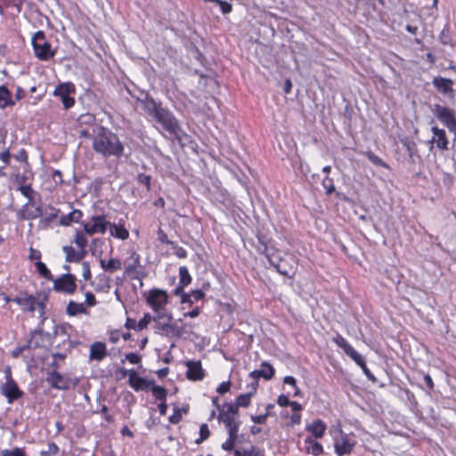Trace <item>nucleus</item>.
I'll list each match as a JSON object with an SVG mask.
<instances>
[{"label":"nucleus","instance_id":"51","mask_svg":"<svg viewBox=\"0 0 456 456\" xmlns=\"http://www.w3.org/2000/svg\"><path fill=\"white\" fill-rule=\"evenodd\" d=\"M61 102H62V104L65 109H69L75 103L74 98H72L69 95H65V96L61 97Z\"/></svg>","mask_w":456,"mask_h":456},{"label":"nucleus","instance_id":"35","mask_svg":"<svg viewBox=\"0 0 456 456\" xmlns=\"http://www.w3.org/2000/svg\"><path fill=\"white\" fill-rule=\"evenodd\" d=\"M179 276H180V284L183 286H187L191 281V277L189 273L188 269L185 266H181L179 268Z\"/></svg>","mask_w":456,"mask_h":456},{"label":"nucleus","instance_id":"16","mask_svg":"<svg viewBox=\"0 0 456 456\" xmlns=\"http://www.w3.org/2000/svg\"><path fill=\"white\" fill-rule=\"evenodd\" d=\"M186 376L190 380H202L205 373L200 361H189L186 362Z\"/></svg>","mask_w":456,"mask_h":456},{"label":"nucleus","instance_id":"49","mask_svg":"<svg viewBox=\"0 0 456 456\" xmlns=\"http://www.w3.org/2000/svg\"><path fill=\"white\" fill-rule=\"evenodd\" d=\"M94 121V117L89 113L81 115L78 118V122L81 124H92Z\"/></svg>","mask_w":456,"mask_h":456},{"label":"nucleus","instance_id":"10","mask_svg":"<svg viewBox=\"0 0 456 456\" xmlns=\"http://www.w3.org/2000/svg\"><path fill=\"white\" fill-rule=\"evenodd\" d=\"M354 445L355 442L342 430L334 437V450L338 456L350 454Z\"/></svg>","mask_w":456,"mask_h":456},{"label":"nucleus","instance_id":"38","mask_svg":"<svg viewBox=\"0 0 456 456\" xmlns=\"http://www.w3.org/2000/svg\"><path fill=\"white\" fill-rule=\"evenodd\" d=\"M93 222L95 224V228L98 232H104L106 231L107 223L102 216L93 217Z\"/></svg>","mask_w":456,"mask_h":456},{"label":"nucleus","instance_id":"55","mask_svg":"<svg viewBox=\"0 0 456 456\" xmlns=\"http://www.w3.org/2000/svg\"><path fill=\"white\" fill-rule=\"evenodd\" d=\"M101 265L104 269L112 270L114 269V258H109L107 261L101 259Z\"/></svg>","mask_w":456,"mask_h":456},{"label":"nucleus","instance_id":"28","mask_svg":"<svg viewBox=\"0 0 456 456\" xmlns=\"http://www.w3.org/2000/svg\"><path fill=\"white\" fill-rule=\"evenodd\" d=\"M238 432L236 430L228 431L229 437L228 439L222 444V448L224 451H232L235 445V442L238 437Z\"/></svg>","mask_w":456,"mask_h":456},{"label":"nucleus","instance_id":"39","mask_svg":"<svg viewBox=\"0 0 456 456\" xmlns=\"http://www.w3.org/2000/svg\"><path fill=\"white\" fill-rule=\"evenodd\" d=\"M59 447L55 443H49L47 450L41 451L40 456H54L58 453Z\"/></svg>","mask_w":456,"mask_h":456},{"label":"nucleus","instance_id":"17","mask_svg":"<svg viewBox=\"0 0 456 456\" xmlns=\"http://www.w3.org/2000/svg\"><path fill=\"white\" fill-rule=\"evenodd\" d=\"M139 255L136 252L132 251L125 262L126 273L132 279L138 278L139 271L137 270V267L139 265Z\"/></svg>","mask_w":456,"mask_h":456},{"label":"nucleus","instance_id":"13","mask_svg":"<svg viewBox=\"0 0 456 456\" xmlns=\"http://www.w3.org/2000/svg\"><path fill=\"white\" fill-rule=\"evenodd\" d=\"M12 302L17 303L19 305L23 307V309L28 312H34L36 305H37L42 310L45 307L44 303L37 302L34 296L28 295L27 293H20L19 296L12 298Z\"/></svg>","mask_w":456,"mask_h":456},{"label":"nucleus","instance_id":"34","mask_svg":"<svg viewBox=\"0 0 456 456\" xmlns=\"http://www.w3.org/2000/svg\"><path fill=\"white\" fill-rule=\"evenodd\" d=\"M36 267H37L38 273L42 277H44L45 279L49 280V281L53 280L51 272L49 271V269L46 267V265L44 263L37 261L36 263Z\"/></svg>","mask_w":456,"mask_h":456},{"label":"nucleus","instance_id":"59","mask_svg":"<svg viewBox=\"0 0 456 456\" xmlns=\"http://www.w3.org/2000/svg\"><path fill=\"white\" fill-rule=\"evenodd\" d=\"M15 159L18 160V161H20V162H27L28 161V155H27V152L24 149H21L18 154L15 155Z\"/></svg>","mask_w":456,"mask_h":456},{"label":"nucleus","instance_id":"63","mask_svg":"<svg viewBox=\"0 0 456 456\" xmlns=\"http://www.w3.org/2000/svg\"><path fill=\"white\" fill-rule=\"evenodd\" d=\"M72 222L73 220H71V213L66 216H62L60 220V223L62 225H69Z\"/></svg>","mask_w":456,"mask_h":456},{"label":"nucleus","instance_id":"44","mask_svg":"<svg viewBox=\"0 0 456 456\" xmlns=\"http://www.w3.org/2000/svg\"><path fill=\"white\" fill-rule=\"evenodd\" d=\"M210 435L208 427L207 424H202L200 428V438L196 440L197 444H200L208 438Z\"/></svg>","mask_w":456,"mask_h":456},{"label":"nucleus","instance_id":"53","mask_svg":"<svg viewBox=\"0 0 456 456\" xmlns=\"http://www.w3.org/2000/svg\"><path fill=\"white\" fill-rule=\"evenodd\" d=\"M6 452V454L9 456H27L24 449L21 448H14L13 450H4Z\"/></svg>","mask_w":456,"mask_h":456},{"label":"nucleus","instance_id":"48","mask_svg":"<svg viewBox=\"0 0 456 456\" xmlns=\"http://www.w3.org/2000/svg\"><path fill=\"white\" fill-rule=\"evenodd\" d=\"M269 412L266 411L265 414L251 416V419L256 424H264L266 421Z\"/></svg>","mask_w":456,"mask_h":456},{"label":"nucleus","instance_id":"43","mask_svg":"<svg viewBox=\"0 0 456 456\" xmlns=\"http://www.w3.org/2000/svg\"><path fill=\"white\" fill-rule=\"evenodd\" d=\"M266 256H267L270 264L276 269V271L279 273H281V275H284V276L290 277L289 271L287 269H285L284 267H282L281 264L275 263L273 261V259H272L268 254H266Z\"/></svg>","mask_w":456,"mask_h":456},{"label":"nucleus","instance_id":"12","mask_svg":"<svg viewBox=\"0 0 456 456\" xmlns=\"http://www.w3.org/2000/svg\"><path fill=\"white\" fill-rule=\"evenodd\" d=\"M6 378L7 381L2 386L1 391L7 398L8 403H11L14 400L19 399L22 395V392L18 387L16 382L12 379L10 370L6 371Z\"/></svg>","mask_w":456,"mask_h":456},{"label":"nucleus","instance_id":"42","mask_svg":"<svg viewBox=\"0 0 456 456\" xmlns=\"http://www.w3.org/2000/svg\"><path fill=\"white\" fill-rule=\"evenodd\" d=\"M153 321V317L150 314H145L144 316L137 322V330H142L148 324Z\"/></svg>","mask_w":456,"mask_h":456},{"label":"nucleus","instance_id":"61","mask_svg":"<svg viewBox=\"0 0 456 456\" xmlns=\"http://www.w3.org/2000/svg\"><path fill=\"white\" fill-rule=\"evenodd\" d=\"M71 213V220L75 223H78L82 217V212L80 210H73Z\"/></svg>","mask_w":456,"mask_h":456},{"label":"nucleus","instance_id":"47","mask_svg":"<svg viewBox=\"0 0 456 456\" xmlns=\"http://www.w3.org/2000/svg\"><path fill=\"white\" fill-rule=\"evenodd\" d=\"M218 5L220 6V9L224 14H227L232 12V4L226 1H218Z\"/></svg>","mask_w":456,"mask_h":456},{"label":"nucleus","instance_id":"45","mask_svg":"<svg viewBox=\"0 0 456 456\" xmlns=\"http://www.w3.org/2000/svg\"><path fill=\"white\" fill-rule=\"evenodd\" d=\"M151 175L145 174L138 175L137 180L140 183L144 184L146 186L147 191H150L151 188Z\"/></svg>","mask_w":456,"mask_h":456},{"label":"nucleus","instance_id":"1","mask_svg":"<svg viewBox=\"0 0 456 456\" xmlns=\"http://www.w3.org/2000/svg\"><path fill=\"white\" fill-rule=\"evenodd\" d=\"M140 107L152 119L161 125L162 128L173 135L180 143L185 142L189 135L181 127L175 115L160 102H156L152 98L145 97L138 100Z\"/></svg>","mask_w":456,"mask_h":456},{"label":"nucleus","instance_id":"20","mask_svg":"<svg viewBox=\"0 0 456 456\" xmlns=\"http://www.w3.org/2000/svg\"><path fill=\"white\" fill-rule=\"evenodd\" d=\"M305 452L314 456H319L323 452L322 445L310 436L305 437Z\"/></svg>","mask_w":456,"mask_h":456},{"label":"nucleus","instance_id":"41","mask_svg":"<svg viewBox=\"0 0 456 456\" xmlns=\"http://www.w3.org/2000/svg\"><path fill=\"white\" fill-rule=\"evenodd\" d=\"M322 186L326 190V193L328 195H330L332 192L335 191V185L333 180L330 178L329 175H326L322 180Z\"/></svg>","mask_w":456,"mask_h":456},{"label":"nucleus","instance_id":"11","mask_svg":"<svg viewBox=\"0 0 456 456\" xmlns=\"http://www.w3.org/2000/svg\"><path fill=\"white\" fill-rule=\"evenodd\" d=\"M52 281H53V289L57 292L72 294L77 289L76 279L69 273L62 274L61 277Z\"/></svg>","mask_w":456,"mask_h":456},{"label":"nucleus","instance_id":"18","mask_svg":"<svg viewBox=\"0 0 456 456\" xmlns=\"http://www.w3.org/2000/svg\"><path fill=\"white\" fill-rule=\"evenodd\" d=\"M306 430L315 438H322L326 431V425L322 419H316L306 427Z\"/></svg>","mask_w":456,"mask_h":456},{"label":"nucleus","instance_id":"31","mask_svg":"<svg viewBox=\"0 0 456 456\" xmlns=\"http://www.w3.org/2000/svg\"><path fill=\"white\" fill-rule=\"evenodd\" d=\"M401 143L405 148V150L409 155V158L411 159V162H414L413 156L416 151L415 142L405 138V139H401Z\"/></svg>","mask_w":456,"mask_h":456},{"label":"nucleus","instance_id":"52","mask_svg":"<svg viewBox=\"0 0 456 456\" xmlns=\"http://www.w3.org/2000/svg\"><path fill=\"white\" fill-rule=\"evenodd\" d=\"M231 383L230 381L222 382L218 387L216 388L217 393L223 395L230 390Z\"/></svg>","mask_w":456,"mask_h":456},{"label":"nucleus","instance_id":"27","mask_svg":"<svg viewBox=\"0 0 456 456\" xmlns=\"http://www.w3.org/2000/svg\"><path fill=\"white\" fill-rule=\"evenodd\" d=\"M10 92L4 86H0V108L4 109L8 105H13L14 102L10 99Z\"/></svg>","mask_w":456,"mask_h":456},{"label":"nucleus","instance_id":"14","mask_svg":"<svg viewBox=\"0 0 456 456\" xmlns=\"http://www.w3.org/2000/svg\"><path fill=\"white\" fill-rule=\"evenodd\" d=\"M128 382L135 391H149L152 385V381L141 378L134 370L128 372Z\"/></svg>","mask_w":456,"mask_h":456},{"label":"nucleus","instance_id":"30","mask_svg":"<svg viewBox=\"0 0 456 456\" xmlns=\"http://www.w3.org/2000/svg\"><path fill=\"white\" fill-rule=\"evenodd\" d=\"M150 390L152 392L157 400L166 401L167 390L163 387L157 386L152 381V385L151 386Z\"/></svg>","mask_w":456,"mask_h":456},{"label":"nucleus","instance_id":"33","mask_svg":"<svg viewBox=\"0 0 456 456\" xmlns=\"http://www.w3.org/2000/svg\"><path fill=\"white\" fill-rule=\"evenodd\" d=\"M74 91V86L71 84H62L56 87L54 91V94L56 96H60L61 98L69 95L71 92Z\"/></svg>","mask_w":456,"mask_h":456},{"label":"nucleus","instance_id":"19","mask_svg":"<svg viewBox=\"0 0 456 456\" xmlns=\"http://www.w3.org/2000/svg\"><path fill=\"white\" fill-rule=\"evenodd\" d=\"M62 250L65 252L66 261L69 263L79 262L86 255L85 250H75L71 246H63Z\"/></svg>","mask_w":456,"mask_h":456},{"label":"nucleus","instance_id":"9","mask_svg":"<svg viewBox=\"0 0 456 456\" xmlns=\"http://www.w3.org/2000/svg\"><path fill=\"white\" fill-rule=\"evenodd\" d=\"M46 381L52 387L59 390H69L70 388H74L78 383L77 379H70L69 377L62 375L55 370L48 374Z\"/></svg>","mask_w":456,"mask_h":456},{"label":"nucleus","instance_id":"46","mask_svg":"<svg viewBox=\"0 0 456 456\" xmlns=\"http://www.w3.org/2000/svg\"><path fill=\"white\" fill-rule=\"evenodd\" d=\"M172 248L175 249V255L179 258H185L187 256L186 250L179 247L175 242H174V245H171Z\"/></svg>","mask_w":456,"mask_h":456},{"label":"nucleus","instance_id":"2","mask_svg":"<svg viewBox=\"0 0 456 456\" xmlns=\"http://www.w3.org/2000/svg\"><path fill=\"white\" fill-rule=\"evenodd\" d=\"M172 315L163 313L153 317L155 333L169 338L181 337L183 329L175 323H171Z\"/></svg>","mask_w":456,"mask_h":456},{"label":"nucleus","instance_id":"4","mask_svg":"<svg viewBox=\"0 0 456 456\" xmlns=\"http://www.w3.org/2000/svg\"><path fill=\"white\" fill-rule=\"evenodd\" d=\"M239 410L232 403H224L219 411L218 420L223 422L228 431H239L240 421L238 419Z\"/></svg>","mask_w":456,"mask_h":456},{"label":"nucleus","instance_id":"36","mask_svg":"<svg viewBox=\"0 0 456 456\" xmlns=\"http://www.w3.org/2000/svg\"><path fill=\"white\" fill-rule=\"evenodd\" d=\"M129 236L128 230L119 221L118 225L116 224V239L126 240Z\"/></svg>","mask_w":456,"mask_h":456},{"label":"nucleus","instance_id":"64","mask_svg":"<svg viewBox=\"0 0 456 456\" xmlns=\"http://www.w3.org/2000/svg\"><path fill=\"white\" fill-rule=\"evenodd\" d=\"M86 302L90 306L95 305V297L93 293L88 292L86 294Z\"/></svg>","mask_w":456,"mask_h":456},{"label":"nucleus","instance_id":"5","mask_svg":"<svg viewBox=\"0 0 456 456\" xmlns=\"http://www.w3.org/2000/svg\"><path fill=\"white\" fill-rule=\"evenodd\" d=\"M31 41L35 55L38 59L47 61L53 57L54 53L52 51L51 45L45 39V35L43 31L36 32Z\"/></svg>","mask_w":456,"mask_h":456},{"label":"nucleus","instance_id":"37","mask_svg":"<svg viewBox=\"0 0 456 456\" xmlns=\"http://www.w3.org/2000/svg\"><path fill=\"white\" fill-rule=\"evenodd\" d=\"M74 242L77 245L80 250H85V248L87 245V240L81 232H77Z\"/></svg>","mask_w":456,"mask_h":456},{"label":"nucleus","instance_id":"8","mask_svg":"<svg viewBox=\"0 0 456 456\" xmlns=\"http://www.w3.org/2000/svg\"><path fill=\"white\" fill-rule=\"evenodd\" d=\"M146 301L157 315L165 313V305L168 302V296L167 291L154 289L149 291Z\"/></svg>","mask_w":456,"mask_h":456},{"label":"nucleus","instance_id":"21","mask_svg":"<svg viewBox=\"0 0 456 456\" xmlns=\"http://www.w3.org/2000/svg\"><path fill=\"white\" fill-rule=\"evenodd\" d=\"M106 355L105 344L101 342L94 343L90 347V358L93 360L101 361Z\"/></svg>","mask_w":456,"mask_h":456},{"label":"nucleus","instance_id":"7","mask_svg":"<svg viewBox=\"0 0 456 456\" xmlns=\"http://www.w3.org/2000/svg\"><path fill=\"white\" fill-rule=\"evenodd\" d=\"M431 111L450 132L456 134V118L452 110L440 104H434Z\"/></svg>","mask_w":456,"mask_h":456},{"label":"nucleus","instance_id":"23","mask_svg":"<svg viewBox=\"0 0 456 456\" xmlns=\"http://www.w3.org/2000/svg\"><path fill=\"white\" fill-rule=\"evenodd\" d=\"M234 456H265L263 450L256 446H250L249 448L236 449Z\"/></svg>","mask_w":456,"mask_h":456},{"label":"nucleus","instance_id":"3","mask_svg":"<svg viewBox=\"0 0 456 456\" xmlns=\"http://www.w3.org/2000/svg\"><path fill=\"white\" fill-rule=\"evenodd\" d=\"M334 342L339 346L346 354L350 356L357 365L361 367L363 373L366 375L368 379H370L372 382H376L377 379L375 376L370 372V370L368 369L364 358L362 354H360L348 342L347 340L343 338L341 335H338L334 338Z\"/></svg>","mask_w":456,"mask_h":456},{"label":"nucleus","instance_id":"57","mask_svg":"<svg viewBox=\"0 0 456 456\" xmlns=\"http://www.w3.org/2000/svg\"><path fill=\"white\" fill-rule=\"evenodd\" d=\"M126 359L133 363V364H136L140 362V356L137 354H134V353H130V354H127L126 355Z\"/></svg>","mask_w":456,"mask_h":456},{"label":"nucleus","instance_id":"32","mask_svg":"<svg viewBox=\"0 0 456 456\" xmlns=\"http://www.w3.org/2000/svg\"><path fill=\"white\" fill-rule=\"evenodd\" d=\"M363 154L366 155L369 160L375 166L383 167L387 169L389 168V166L386 162H384L381 158L374 154L372 151H369L364 152Z\"/></svg>","mask_w":456,"mask_h":456},{"label":"nucleus","instance_id":"56","mask_svg":"<svg viewBox=\"0 0 456 456\" xmlns=\"http://www.w3.org/2000/svg\"><path fill=\"white\" fill-rule=\"evenodd\" d=\"M191 298L194 301L200 300L204 297L205 294L202 290L197 289L193 290L191 294Z\"/></svg>","mask_w":456,"mask_h":456},{"label":"nucleus","instance_id":"54","mask_svg":"<svg viewBox=\"0 0 456 456\" xmlns=\"http://www.w3.org/2000/svg\"><path fill=\"white\" fill-rule=\"evenodd\" d=\"M84 230L86 233L91 234V235L98 232L97 229L95 228V224H94L93 221L90 223L85 224Z\"/></svg>","mask_w":456,"mask_h":456},{"label":"nucleus","instance_id":"15","mask_svg":"<svg viewBox=\"0 0 456 456\" xmlns=\"http://www.w3.org/2000/svg\"><path fill=\"white\" fill-rule=\"evenodd\" d=\"M432 84L441 94H448L451 98L454 97V90L452 88L454 85L453 80L443 77H435Z\"/></svg>","mask_w":456,"mask_h":456},{"label":"nucleus","instance_id":"62","mask_svg":"<svg viewBox=\"0 0 456 456\" xmlns=\"http://www.w3.org/2000/svg\"><path fill=\"white\" fill-rule=\"evenodd\" d=\"M29 258L35 259V260H39L41 258V252L37 249L30 248Z\"/></svg>","mask_w":456,"mask_h":456},{"label":"nucleus","instance_id":"24","mask_svg":"<svg viewBox=\"0 0 456 456\" xmlns=\"http://www.w3.org/2000/svg\"><path fill=\"white\" fill-rule=\"evenodd\" d=\"M29 204L30 203L28 202L26 205L23 206L22 217L24 219H36L43 216V209L41 207L38 206L36 207L34 209H30L28 208Z\"/></svg>","mask_w":456,"mask_h":456},{"label":"nucleus","instance_id":"50","mask_svg":"<svg viewBox=\"0 0 456 456\" xmlns=\"http://www.w3.org/2000/svg\"><path fill=\"white\" fill-rule=\"evenodd\" d=\"M158 239L163 243L174 245V241L168 240L167 235L164 232L162 229H159L158 231Z\"/></svg>","mask_w":456,"mask_h":456},{"label":"nucleus","instance_id":"29","mask_svg":"<svg viewBox=\"0 0 456 456\" xmlns=\"http://www.w3.org/2000/svg\"><path fill=\"white\" fill-rule=\"evenodd\" d=\"M255 392L240 395L236 399V403L233 404L239 410V407H248L250 404L251 396Z\"/></svg>","mask_w":456,"mask_h":456},{"label":"nucleus","instance_id":"60","mask_svg":"<svg viewBox=\"0 0 456 456\" xmlns=\"http://www.w3.org/2000/svg\"><path fill=\"white\" fill-rule=\"evenodd\" d=\"M58 213H59V210L54 208H50V212L49 213H46V219L48 221H52L53 219H55L58 216Z\"/></svg>","mask_w":456,"mask_h":456},{"label":"nucleus","instance_id":"25","mask_svg":"<svg viewBox=\"0 0 456 456\" xmlns=\"http://www.w3.org/2000/svg\"><path fill=\"white\" fill-rule=\"evenodd\" d=\"M275 373L274 369H270L268 374L261 373L259 370H255L249 373V377L252 378L255 380V383L253 384V390L254 392L256 389V387L258 385V379L264 378L266 380H269L273 378Z\"/></svg>","mask_w":456,"mask_h":456},{"label":"nucleus","instance_id":"40","mask_svg":"<svg viewBox=\"0 0 456 456\" xmlns=\"http://www.w3.org/2000/svg\"><path fill=\"white\" fill-rule=\"evenodd\" d=\"M18 190L20 191V193L28 199V203H32L33 198H32V187L29 184H21V186H19Z\"/></svg>","mask_w":456,"mask_h":456},{"label":"nucleus","instance_id":"26","mask_svg":"<svg viewBox=\"0 0 456 456\" xmlns=\"http://www.w3.org/2000/svg\"><path fill=\"white\" fill-rule=\"evenodd\" d=\"M67 314L70 316L77 315L78 314H85L86 312V308L84 304H78L74 301H69L67 305Z\"/></svg>","mask_w":456,"mask_h":456},{"label":"nucleus","instance_id":"6","mask_svg":"<svg viewBox=\"0 0 456 456\" xmlns=\"http://www.w3.org/2000/svg\"><path fill=\"white\" fill-rule=\"evenodd\" d=\"M111 134L103 127H99L97 136L94 141V150L103 156H110L114 154V143L110 139Z\"/></svg>","mask_w":456,"mask_h":456},{"label":"nucleus","instance_id":"58","mask_svg":"<svg viewBox=\"0 0 456 456\" xmlns=\"http://www.w3.org/2000/svg\"><path fill=\"white\" fill-rule=\"evenodd\" d=\"M277 403L281 407H285L289 406L290 401L287 395H281L277 399Z\"/></svg>","mask_w":456,"mask_h":456},{"label":"nucleus","instance_id":"22","mask_svg":"<svg viewBox=\"0 0 456 456\" xmlns=\"http://www.w3.org/2000/svg\"><path fill=\"white\" fill-rule=\"evenodd\" d=\"M434 135L436 137V147L441 150L448 149V140L446 137L445 131L444 129L438 128L437 126H433L431 128Z\"/></svg>","mask_w":456,"mask_h":456}]
</instances>
